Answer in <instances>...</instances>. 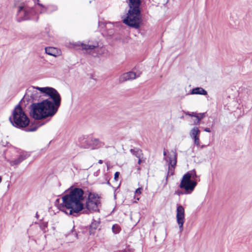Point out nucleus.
I'll return each mask as SVG.
<instances>
[{
	"instance_id": "obj_1",
	"label": "nucleus",
	"mask_w": 252,
	"mask_h": 252,
	"mask_svg": "<svg viewBox=\"0 0 252 252\" xmlns=\"http://www.w3.org/2000/svg\"><path fill=\"white\" fill-rule=\"evenodd\" d=\"M37 100L41 97H48L41 102L32 103L31 115L35 119L41 120L53 117L58 111L61 103V96L58 92L50 87L31 86L27 91L25 97Z\"/></svg>"
},
{
	"instance_id": "obj_2",
	"label": "nucleus",
	"mask_w": 252,
	"mask_h": 252,
	"mask_svg": "<svg viewBox=\"0 0 252 252\" xmlns=\"http://www.w3.org/2000/svg\"><path fill=\"white\" fill-rule=\"evenodd\" d=\"M83 190L79 188L70 189L69 193L64 195L62 200L65 210L63 211L66 214L74 215L82 211L84 208V197Z\"/></svg>"
},
{
	"instance_id": "obj_3",
	"label": "nucleus",
	"mask_w": 252,
	"mask_h": 252,
	"mask_svg": "<svg viewBox=\"0 0 252 252\" xmlns=\"http://www.w3.org/2000/svg\"><path fill=\"white\" fill-rule=\"evenodd\" d=\"M9 120L12 125L17 127H25L30 124V119L22 107L18 105L12 112V117Z\"/></svg>"
},
{
	"instance_id": "obj_4",
	"label": "nucleus",
	"mask_w": 252,
	"mask_h": 252,
	"mask_svg": "<svg viewBox=\"0 0 252 252\" xmlns=\"http://www.w3.org/2000/svg\"><path fill=\"white\" fill-rule=\"evenodd\" d=\"M197 175L194 170L189 171L183 177L180 184V188L183 189L185 193L190 194L196 186V178Z\"/></svg>"
},
{
	"instance_id": "obj_5",
	"label": "nucleus",
	"mask_w": 252,
	"mask_h": 252,
	"mask_svg": "<svg viewBox=\"0 0 252 252\" xmlns=\"http://www.w3.org/2000/svg\"><path fill=\"white\" fill-rule=\"evenodd\" d=\"M123 21L129 27L139 28L142 24L140 10L129 9L126 16L123 18Z\"/></svg>"
},
{
	"instance_id": "obj_6",
	"label": "nucleus",
	"mask_w": 252,
	"mask_h": 252,
	"mask_svg": "<svg viewBox=\"0 0 252 252\" xmlns=\"http://www.w3.org/2000/svg\"><path fill=\"white\" fill-rule=\"evenodd\" d=\"M100 203L99 197L94 193H90L86 201V206L90 211H94L98 209Z\"/></svg>"
},
{
	"instance_id": "obj_7",
	"label": "nucleus",
	"mask_w": 252,
	"mask_h": 252,
	"mask_svg": "<svg viewBox=\"0 0 252 252\" xmlns=\"http://www.w3.org/2000/svg\"><path fill=\"white\" fill-rule=\"evenodd\" d=\"M176 220L179 225L180 232L183 230V225L185 221V209L181 205H178L176 210Z\"/></svg>"
},
{
	"instance_id": "obj_8",
	"label": "nucleus",
	"mask_w": 252,
	"mask_h": 252,
	"mask_svg": "<svg viewBox=\"0 0 252 252\" xmlns=\"http://www.w3.org/2000/svg\"><path fill=\"white\" fill-rule=\"evenodd\" d=\"M81 46L83 50H86V51L89 53H92L94 51H95L98 52V48L102 50L101 53H104L105 52V49L104 48L102 47L99 48V44L97 42L93 43H90L88 44L81 43Z\"/></svg>"
},
{
	"instance_id": "obj_9",
	"label": "nucleus",
	"mask_w": 252,
	"mask_h": 252,
	"mask_svg": "<svg viewBox=\"0 0 252 252\" xmlns=\"http://www.w3.org/2000/svg\"><path fill=\"white\" fill-rule=\"evenodd\" d=\"M139 74L137 75L133 71L126 72L122 74L119 78V81L120 82H124L126 81L134 79L138 77Z\"/></svg>"
},
{
	"instance_id": "obj_10",
	"label": "nucleus",
	"mask_w": 252,
	"mask_h": 252,
	"mask_svg": "<svg viewBox=\"0 0 252 252\" xmlns=\"http://www.w3.org/2000/svg\"><path fill=\"white\" fill-rule=\"evenodd\" d=\"M45 53L48 55L57 57L62 55V52L60 49L58 48L52 47H48L45 48Z\"/></svg>"
},
{
	"instance_id": "obj_11",
	"label": "nucleus",
	"mask_w": 252,
	"mask_h": 252,
	"mask_svg": "<svg viewBox=\"0 0 252 252\" xmlns=\"http://www.w3.org/2000/svg\"><path fill=\"white\" fill-rule=\"evenodd\" d=\"M32 10L31 8H29L27 6H20L19 7L18 11L20 14H24L25 15L24 20H27L29 18V16Z\"/></svg>"
},
{
	"instance_id": "obj_12",
	"label": "nucleus",
	"mask_w": 252,
	"mask_h": 252,
	"mask_svg": "<svg viewBox=\"0 0 252 252\" xmlns=\"http://www.w3.org/2000/svg\"><path fill=\"white\" fill-rule=\"evenodd\" d=\"M129 10H140L141 0H128Z\"/></svg>"
},
{
	"instance_id": "obj_13",
	"label": "nucleus",
	"mask_w": 252,
	"mask_h": 252,
	"mask_svg": "<svg viewBox=\"0 0 252 252\" xmlns=\"http://www.w3.org/2000/svg\"><path fill=\"white\" fill-rule=\"evenodd\" d=\"M190 94L206 95L207 94V92L201 87H196L191 90Z\"/></svg>"
},
{
	"instance_id": "obj_14",
	"label": "nucleus",
	"mask_w": 252,
	"mask_h": 252,
	"mask_svg": "<svg viewBox=\"0 0 252 252\" xmlns=\"http://www.w3.org/2000/svg\"><path fill=\"white\" fill-rule=\"evenodd\" d=\"M200 131L197 127H193L189 132V135L191 138L199 136Z\"/></svg>"
},
{
	"instance_id": "obj_15",
	"label": "nucleus",
	"mask_w": 252,
	"mask_h": 252,
	"mask_svg": "<svg viewBox=\"0 0 252 252\" xmlns=\"http://www.w3.org/2000/svg\"><path fill=\"white\" fill-rule=\"evenodd\" d=\"M177 163V155L174 154L172 157L169 158V167H174Z\"/></svg>"
},
{
	"instance_id": "obj_16",
	"label": "nucleus",
	"mask_w": 252,
	"mask_h": 252,
	"mask_svg": "<svg viewBox=\"0 0 252 252\" xmlns=\"http://www.w3.org/2000/svg\"><path fill=\"white\" fill-rule=\"evenodd\" d=\"M99 225L98 221L96 220H94L92 222V223L90 225V232L91 234H93L94 233V230H95Z\"/></svg>"
},
{
	"instance_id": "obj_17",
	"label": "nucleus",
	"mask_w": 252,
	"mask_h": 252,
	"mask_svg": "<svg viewBox=\"0 0 252 252\" xmlns=\"http://www.w3.org/2000/svg\"><path fill=\"white\" fill-rule=\"evenodd\" d=\"M205 116V113H199L194 114V117H195L197 119V121L196 122H194L195 125H199L200 123V121L204 118Z\"/></svg>"
},
{
	"instance_id": "obj_18",
	"label": "nucleus",
	"mask_w": 252,
	"mask_h": 252,
	"mask_svg": "<svg viewBox=\"0 0 252 252\" xmlns=\"http://www.w3.org/2000/svg\"><path fill=\"white\" fill-rule=\"evenodd\" d=\"M35 6H38L39 7H40V13H43L45 12L46 11V9L44 6H43L42 4L39 3V0H37V2L35 4Z\"/></svg>"
},
{
	"instance_id": "obj_19",
	"label": "nucleus",
	"mask_w": 252,
	"mask_h": 252,
	"mask_svg": "<svg viewBox=\"0 0 252 252\" xmlns=\"http://www.w3.org/2000/svg\"><path fill=\"white\" fill-rule=\"evenodd\" d=\"M112 231L115 234L118 233L120 231V227L117 224H115L112 227Z\"/></svg>"
},
{
	"instance_id": "obj_20",
	"label": "nucleus",
	"mask_w": 252,
	"mask_h": 252,
	"mask_svg": "<svg viewBox=\"0 0 252 252\" xmlns=\"http://www.w3.org/2000/svg\"><path fill=\"white\" fill-rule=\"evenodd\" d=\"M25 158L23 156H20L17 159L13 161V162L15 164H18L20 163L22 161H23Z\"/></svg>"
},
{
	"instance_id": "obj_21",
	"label": "nucleus",
	"mask_w": 252,
	"mask_h": 252,
	"mask_svg": "<svg viewBox=\"0 0 252 252\" xmlns=\"http://www.w3.org/2000/svg\"><path fill=\"white\" fill-rule=\"evenodd\" d=\"M192 139L194 140V144L197 146H200L199 136L193 137Z\"/></svg>"
},
{
	"instance_id": "obj_22",
	"label": "nucleus",
	"mask_w": 252,
	"mask_h": 252,
	"mask_svg": "<svg viewBox=\"0 0 252 252\" xmlns=\"http://www.w3.org/2000/svg\"><path fill=\"white\" fill-rule=\"evenodd\" d=\"M142 188L141 187L138 188L135 191V194H140L142 192Z\"/></svg>"
},
{
	"instance_id": "obj_23",
	"label": "nucleus",
	"mask_w": 252,
	"mask_h": 252,
	"mask_svg": "<svg viewBox=\"0 0 252 252\" xmlns=\"http://www.w3.org/2000/svg\"><path fill=\"white\" fill-rule=\"evenodd\" d=\"M119 172H116L115 174H114V179L116 180V181H117L118 180V178L119 177Z\"/></svg>"
},
{
	"instance_id": "obj_24",
	"label": "nucleus",
	"mask_w": 252,
	"mask_h": 252,
	"mask_svg": "<svg viewBox=\"0 0 252 252\" xmlns=\"http://www.w3.org/2000/svg\"><path fill=\"white\" fill-rule=\"evenodd\" d=\"M194 114H196V113L192 112L191 113H187L186 115H189L191 117H194Z\"/></svg>"
},
{
	"instance_id": "obj_25",
	"label": "nucleus",
	"mask_w": 252,
	"mask_h": 252,
	"mask_svg": "<svg viewBox=\"0 0 252 252\" xmlns=\"http://www.w3.org/2000/svg\"><path fill=\"white\" fill-rule=\"evenodd\" d=\"M204 131H205L206 132H211L210 129L209 128H208V127L205 128L204 129Z\"/></svg>"
},
{
	"instance_id": "obj_26",
	"label": "nucleus",
	"mask_w": 252,
	"mask_h": 252,
	"mask_svg": "<svg viewBox=\"0 0 252 252\" xmlns=\"http://www.w3.org/2000/svg\"><path fill=\"white\" fill-rule=\"evenodd\" d=\"M37 129V127H34V128H32V129H31L30 130H29V131H35Z\"/></svg>"
},
{
	"instance_id": "obj_27",
	"label": "nucleus",
	"mask_w": 252,
	"mask_h": 252,
	"mask_svg": "<svg viewBox=\"0 0 252 252\" xmlns=\"http://www.w3.org/2000/svg\"><path fill=\"white\" fill-rule=\"evenodd\" d=\"M98 163H100V164H101V163H102V160H99L98 161Z\"/></svg>"
},
{
	"instance_id": "obj_28",
	"label": "nucleus",
	"mask_w": 252,
	"mask_h": 252,
	"mask_svg": "<svg viewBox=\"0 0 252 252\" xmlns=\"http://www.w3.org/2000/svg\"><path fill=\"white\" fill-rule=\"evenodd\" d=\"M2 182V177L0 176V184Z\"/></svg>"
},
{
	"instance_id": "obj_29",
	"label": "nucleus",
	"mask_w": 252,
	"mask_h": 252,
	"mask_svg": "<svg viewBox=\"0 0 252 252\" xmlns=\"http://www.w3.org/2000/svg\"><path fill=\"white\" fill-rule=\"evenodd\" d=\"M141 163V159H139L138 160V163L140 164Z\"/></svg>"
},
{
	"instance_id": "obj_30",
	"label": "nucleus",
	"mask_w": 252,
	"mask_h": 252,
	"mask_svg": "<svg viewBox=\"0 0 252 252\" xmlns=\"http://www.w3.org/2000/svg\"><path fill=\"white\" fill-rule=\"evenodd\" d=\"M166 155V152H164V155L165 156Z\"/></svg>"
},
{
	"instance_id": "obj_31",
	"label": "nucleus",
	"mask_w": 252,
	"mask_h": 252,
	"mask_svg": "<svg viewBox=\"0 0 252 252\" xmlns=\"http://www.w3.org/2000/svg\"><path fill=\"white\" fill-rule=\"evenodd\" d=\"M46 226H47V224H45V227H46Z\"/></svg>"
}]
</instances>
